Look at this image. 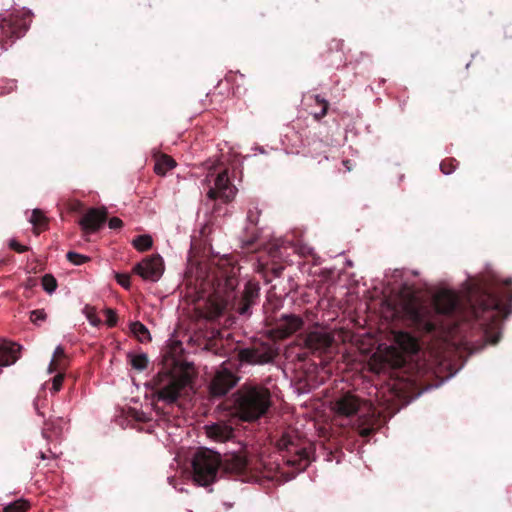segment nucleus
<instances>
[{"label": "nucleus", "instance_id": "nucleus-1", "mask_svg": "<svg viewBox=\"0 0 512 512\" xmlns=\"http://www.w3.org/2000/svg\"><path fill=\"white\" fill-rule=\"evenodd\" d=\"M503 292L504 304L498 292H473L461 298L453 291L438 292L433 300V309L421 303L411 292L404 310L413 324L425 332L442 331L450 336L468 339L470 329H478L488 343H498L501 333L499 325L512 312V279H506Z\"/></svg>", "mask_w": 512, "mask_h": 512}, {"label": "nucleus", "instance_id": "nucleus-2", "mask_svg": "<svg viewBox=\"0 0 512 512\" xmlns=\"http://www.w3.org/2000/svg\"><path fill=\"white\" fill-rule=\"evenodd\" d=\"M238 285L239 279L233 267H215L210 270L206 279L201 282L202 303L198 306L200 314L206 319H217L226 312L250 317L254 305L259 304L261 286L257 281H247L239 293Z\"/></svg>", "mask_w": 512, "mask_h": 512}, {"label": "nucleus", "instance_id": "nucleus-3", "mask_svg": "<svg viewBox=\"0 0 512 512\" xmlns=\"http://www.w3.org/2000/svg\"><path fill=\"white\" fill-rule=\"evenodd\" d=\"M332 408L338 415L351 417L358 415L356 429L362 437H369L377 431L382 424V415L374 404L369 401H363L352 392H345L336 397L332 402Z\"/></svg>", "mask_w": 512, "mask_h": 512}, {"label": "nucleus", "instance_id": "nucleus-4", "mask_svg": "<svg viewBox=\"0 0 512 512\" xmlns=\"http://www.w3.org/2000/svg\"><path fill=\"white\" fill-rule=\"evenodd\" d=\"M271 405V392L264 386H242L233 394V414L242 420L260 419Z\"/></svg>", "mask_w": 512, "mask_h": 512}, {"label": "nucleus", "instance_id": "nucleus-5", "mask_svg": "<svg viewBox=\"0 0 512 512\" xmlns=\"http://www.w3.org/2000/svg\"><path fill=\"white\" fill-rule=\"evenodd\" d=\"M276 445L283 461L296 471H303L315 459V443L296 430L284 431Z\"/></svg>", "mask_w": 512, "mask_h": 512}, {"label": "nucleus", "instance_id": "nucleus-6", "mask_svg": "<svg viewBox=\"0 0 512 512\" xmlns=\"http://www.w3.org/2000/svg\"><path fill=\"white\" fill-rule=\"evenodd\" d=\"M191 379L187 374H173L169 370L158 372L152 380V388L158 400L174 403L180 397Z\"/></svg>", "mask_w": 512, "mask_h": 512}, {"label": "nucleus", "instance_id": "nucleus-7", "mask_svg": "<svg viewBox=\"0 0 512 512\" xmlns=\"http://www.w3.org/2000/svg\"><path fill=\"white\" fill-rule=\"evenodd\" d=\"M221 463L222 457L220 453L213 452L209 448H200L192 458L194 480L199 485H211V483L217 480Z\"/></svg>", "mask_w": 512, "mask_h": 512}, {"label": "nucleus", "instance_id": "nucleus-8", "mask_svg": "<svg viewBox=\"0 0 512 512\" xmlns=\"http://www.w3.org/2000/svg\"><path fill=\"white\" fill-rule=\"evenodd\" d=\"M33 13L30 10H16L0 17V43L15 40L25 35L32 23Z\"/></svg>", "mask_w": 512, "mask_h": 512}, {"label": "nucleus", "instance_id": "nucleus-9", "mask_svg": "<svg viewBox=\"0 0 512 512\" xmlns=\"http://www.w3.org/2000/svg\"><path fill=\"white\" fill-rule=\"evenodd\" d=\"M277 348L271 342L254 340L247 347L237 348V357L240 363L247 365H265L276 358Z\"/></svg>", "mask_w": 512, "mask_h": 512}, {"label": "nucleus", "instance_id": "nucleus-10", "mask_svg": "<svg viewBox=\"0 0 512 512\" xmlns=\"http://www.w3.org/2000/svg\"><path fill=\"white\" fill-rule=\"evenodd\" d=\"M333 344V336L330 333H326V331H309L303 337L304 348L309 353L317 354L318 356L331 353Z\"/></svg>", "mask_w": 512, "mask_h": 512}, {"label": "nucleus", "instance_id": "nucleus-11", "mask_svg": "<svg viewBox=\"0 0 512 512\" xmlns=\"http://www.w3.org/2000/svg\"><path fill=\"white\" fill-rule=\"evenodd\" d=\"M237 193V189L230 181L227 171H221L214 178L213 186L208 189L207 197L209 199H222L223 202H230Z\"/></svg>", "mask_w": 512, "mask_h": 512}, {"label": "nucleus", "instance_id": "nucleus-12", "mask_svg": "<svg viewBox=\"0 0 512 512\" xmlns=\"http://www.w3.org/2000/svg\"><path fill=\"white\" fill-rule=\"evenodd\" d=\"M221 469L228 475L245 476L250 469L248 455L245 452L226 453L221 458Z\"/></svg>", "mask_w": 512, "mask_h": 512}, {"label": "nucleus", "instance_id": "nucleus-13", "mask_svg": "<svg viewBox=\"0 0 512 512\" xmlns=\"http://www.w3.org/2000/svg\"><path fill=\"white\" fill-rule=\"evenodd\" d=\"M133 270L138 273L140 277L144 278V280L156 282V280L162 277L165 271L164 261L160 255H152L151 257H146L144 260H141L134 266Z\"/></svg>", "mask_w": 512, "mask_h": 512}, {"label": "nucleus", "instance_id": "nucleus-14", "mask_svg": "<svg viewBox=\"0 0 512 512\" xmlns=\"http://www.w3.org/2000/svg\"><path fill=\"white\" fill-rule=\"evenodd\" d=\"M108 219L107 208H88L78 220L83 234H92L99 231Z\"/></svg>", "mask_w": 512, "mask_h": 512}, {"label": "nucleus", "instance_id": "nucleus-15", "mask_svg": "<svg viewBox=\"0 0 512 512\" xmlns=\"http://www.w3.org/2000/svg\"><path fill=\"white\" fill-rule=\"evenodd\" d=\"M239 380L238 375L234 374L232 370L227 367H221L217 370L210 385L211 394L215 397H221L231 390V388L237 385Z\"/></svg>", "mask_w": 512, "mask_h": 512}, {"label": "nucleus", "instance_id": "nucleus-16", "mask_svg": "<svg viewBox=\"0 0 512 512\" xmlns=\"http://www.w3.org/2000/svg\"><path fill=\"white\" fill-rule=\"evenodd\" d=\"M304 324L303 318L297 314H282L276 323L275 331L280 337H287L299 331Z\"/></svg>", "mask_w": 512, "mask_h": 512}, {"label": "nucleus", "instance_id": "nucleus-17", "mask_svg": "<svg viewBox=\"0 0 512 512\" xmlns=\"http://www.w3.org/2000/svg\"><path fill=\"white\" fill-rule=\"evenodd\" d=\"M206 434L213 441L224 442L233 439L235 431L232 424L226 421H217L216 423L207 424L205 426Z\"/></svg>", "mask_w": 512, "mask_h": 512}, {"label": "nucleus", "instance_id": "nucleus-18", "mask_svg": "<svg viewBox=\"0 0 512 512\" xmlns=\"http://www.w3.org/2000/svg\"><path fill=\"white\" fill-rule=\"evenodd\" d=\"M21 348L18 343H3L0 345V366L15 363L20 356Z\"/></svg>", "mask_w": 512, "mask_h": 512}, {"label": "nucleus", "instance_id": "nucleus-19", "mask_svg": "<svg viewBox=\"0 0 512 512\" xmlns=\"http://www.w3.org/2000/svg\"><path fill=\"white\" fill-rule=\"evenodd\" d=\"M399 346L406 351V353H418L420 344L417 338L410 335V333H399L397 336Z\"/></svg>", "mask_w": 512, "mask_h": 512}, {"label": "nucleus", "instance_id": "nucleus-20", "mask_svg": "<svg viewBox=\"0 0 512 512\" xmlns=\"http://www.w3.org/2000/svg\"><path fill=\"white\" fill-rule=\"evenodd\" d=\"M175 165L176 160L173 159L171 155L161 154L158 155V157L155 159L154 171L158 175H165V173L168 172V170H171V168L175 167Z\"/></svg>", "mask_w": 512, "mask_h": 512}, {"label": "nucleus", "instance_id": "nucleus-21", "mask_svg": "<svg viewBox=\"0 0 512 512\" xmlns=\"http://www.w3.org/2000/svg\"><path fill=\"white\" fill-rule=\"evenodd\" d=\"M67 368V356L63 347H56L52 361L49 364V371H64Z\"/></svg>", "mask_w": 512, "mask_h": 512}, {"label": "nucleus", "instance_id": "nucleus-22", "mask_svg": "<svg viewBox=\"0 0 512 512\" xmlns=\"http://www.w3.org/2000/svg\"><path fill=\"white\" fill-rule=\"evenodd\" d=\"M30 221L36 234H39L42 229H46L49 222L48 218H46L42 210H33Z\"/></svg>", "mask_w": 512, "mask_h": 512}, {"label": "nucleus", "instance_id": "nucleus-23", "mask_svg": "<svg viewBox=\"0 0 512 512\" xmlns=\"http://www.w3.org/2000/svg\"><path fill=\"white\" fill-rule=\"evenodd\" d=\"M130 330L133 334L138 338L139 341L144 343V341H150L151 335L146 325H143L141 321H134L130 325Z\"/></svg>", "mask_w": 512, "mask_h": 512}, {"label": "nucleus", "instance_id": "nucleus-24", "mask_svg": "<svg viewBox=\"0 0 512 512\" xmlns=\"http://www.w3.org/2000/svg\"><path fill=\"white\" fill-rule=\"evenodd\" d=\"M31 504L26 499H17L3 507V512H27Z\"/></svg>", "mask_w": 512, "mask_h": 512}, {"label": "nucleus", "instance_id": "nucleus-25", "mask_svg": "<svg viewBox=\"0 0 512 512\" xmlns=\"http://www.w3.org/2000/svg\"><path fill=\"white\" fill-rule=\"evenodd\" d=\"M133 247L138 251H146L153 246V239L151 235H138L132 240Z\"/></svg>", "mask_w": 512, "mask_h": 512}, {"label": "nucleus", "instance_id": "nucleus-26", "mask_svg": "<svg viewBox=\"0 0 512 512\" xmlns=\"http://www.w3.org/2000/svg\"><path fill=\"white\" fill-rule=\"evenodd\" d=\"M285 270L284 265L282 264H272L270 267H265L263 271V276L266 282H271L274 277H280L283 271Z\"/></svg>", "mask_w": 512, "mask_h": 512}, {"label": "nucleus", "instance_id": "nucleus-27", "mask_svg": "<svg viewBox=\"0 0 512 512\" xmlns=\"http://www.w3.org/2000/svg\"><path fill=\"white\" fill-rule=\"evenodd\" d=\"M130 363L136 370H145L149 363V358L146 353H137L136 355H130Z\"/></svg>", "mask_w": 512, "mask_h": 512}, {"label": "nucleus", "instance_id": "nucleus-28", "mask_svg": "<svg viewBox=\"0 0 512 512\" xmlns=\"http://www.w3.org/2000/svg\"><path fill=\"white\" fill-rule=\"evenodd\" d=\"M314 101L316 102V104H318V106H320V112L312 113V114L317 121H320V119H322V117L326 116V114L328 112L329 101L325 100V98H321V96H319V94H315Z\"/></svg>", "mask_w": 512, "mask_h": 512}, {"label": "nucleus", "instance_id": "nucleus-29", "mask_svg": "<svg viewBox=\"0 0 512 512\" xmlns=\"http://www.w3.org/2000/svg\"><path fill=\"white\" fill-rule=\"evenodd\" d=\"M42 286L46 292L52 293L58 287V282L52 274H45L42 278Z\"/></svg>", "mask_w": 512, "mask_h": 512}, {"label": "nucleus", "instance_id": "nucleus-30", "mask_svg": "<svg viewBox=\"0 0 512 512\" xmlns=\"http://www.w3.org/2000/svg\"><path fill=\"white\" fill-rule=\"evenodd\" d=\"M459 162L456 159H444L440 163V169L444 173H452L456 170Z\"/></svg>", "mask_w": 512, "mask_h": 512}, {"label": "nucleus", "instance_id": "nucleus-31", "mask_svg": "<svg viewBox=\"0 0 512 512\" xmlns=\"http://www.w3.org/2000/svg\"><path fill=\"white\" fill-rule=\"evenodd\" d=\"M66 258L74 265H82V263L89 260L87 255L78 254V252H68Z\"/></svg>", "mask_w": 512, "mask_h": 512}, {"label": "nucleus", "instance_id": "nucleus-32", "mask_svg": "<svg viewBox=\"0 0 512 512\" xmlns=\"http://www.w3.org/2000/svg\"><path fill=\"white\" fill-rule=\"evenodd\" d=\"M62 420H63L62 418H58L57 419V421H58L57 424L55 423V421H52V419L47 421L45 423V428L43 430V435L48 437V435H47V430L48 429H52V431H54L55 434H59V432H61V430H62V427H61Z\"/></svg>", "mask_w": 512, "mask_h": 512}, {"label": "nucleus", "instance_id": "nucleus-33", "mask_svg": "<svg viewBox=\"0 0 512 512\" xmlns=\"http://www.w3.org/2000/svg\"><path fill=\"white\" fill-rule=\"evenodd\" d=\"M64 377H65L64 372H61V370H58V373L56 375H54V377L52 379V388H51L52 392L56 393V392H59V390H61Z\"/></svg>", "mask_w": 512, "mask_h": 512}, {"label": "nucleus", "instance_id": "nucleus-34", "mask_svg": "<svg viewBox=\"0 0 512 512\" xmlns=\"http://www.w3.org/2000/svg\"><path fill=\"white\" fill-rule=\"evenodd\" d=\"M104 313L106 315L107 326H110V327L116 326L118 319H119L116 311H114V309L107 308V309H104Z\"/></svg>", "mask_w": 512, "mask_h": 512}, {"label": "nucleus", "instance_id": "nucleus-35", "mask_svg": "<svg viewBox=\"0 0 512 512\" xmlns=\"http://www.w3.org/2000/svg\"><path fill=\"white\" fill-rule=\"evenodd\" d=\"M207 348L213 349V351L215 353L224 354V345L222 343V340H220V338H215L214 340H210V342L207 343Z\"/></svg>", "mask_w": 512, "mask_h": 512}, {"label": "nucleus", "instance_id": "nucleus-36", "mask_svg": "<svg viewBox=\"0 0 512 512\" xmlns=\"http://www.w3.org/2000/svg\"><path fill=\"white\" fill-rule=\"evenodd\" d=\"M47 314L44 309H34L30 313V320L32 322L45 321Z\"/></svg>", "mask_w": 512, "mask_h": 512}, {"label": "nucleus", "instance_id": "nucleus-37", "mask_svg": "<svg viewBox=\"0 0 512 512\" xmlns=\"http://www.w3.org/2000/svg\"><path fill=\"white\" fill-rule=\"evenodd\" d=\"M116 280L122 287L129 288L131 285V277L129 274H116Z\"/></svg>", "mask_w": 512, "mask_h": 512}, {"label": "nucleus", "instance_id": "nucleus-38", "mask_svg": "<svg viewBox=\"0 0 512 512\" xmlns=\"http://www.w3.org/2000/svg\"><path fill=\"white\" fill-rule=\"evenodd\" d=\"M10 248L14 249L17 253H24V251H27L29 247H26V245H22V243L17 242L15 238H12L9 242Z\"/></svg>", "mask_w": 512, "mask_h": 512}, {"label": "nucleus", "instance_id": "nucleus-39", "mask_svg": "<svg viewBox=\"0 0 512 512\" xmlns=\"http://www.w3.org/2000/svg\"><path fill=\"white\" fill-rule=\"evenodd\" d=\"M68 208L70 209V211L73 212H82L84 211V204L82 203V201H78V199H75L74 201H70V203L68 204Z\"/></svg>", "mask_w": 512, "mask_h": 512}, {"label": "nucleus", "instance_id": "nucleus-40", "mask_svg": "<svg viewBox=\"0 0 512 512\" xmlns=\"http://www.w3.org/2000/svg\"><path fill=\"white\" fill-rule=\"evenodd\" d=\"M108 225L111 229H120V227L124 226V222L121 218H118V216H113L108 221Z\"/></svg>", "mask_w": 512, "mask_h": 512}, {"label": "nucleus", "instance_id": "nucleus-41", "mask_svg": "<svg viewBox=\"0 0 512 512\" xmlns=\"http://www.w3.org/2000/svg\"><path fill=\"white\" fill-rule=\"evenodd\" d=\"M259 216H260V211L257 210V208L255 210H249L247 212V219L252 222V224H257L258 221H259Z\"/></svg>", "mask_w": 512, "mask_h": 512}, {"label": "nucleus", "instance_id": "nucleus-42", "mask_svg": "<svg viewBox=\"0 0 512 512\" xmlns=\"http://www.w3.org/2000/svg\"><path fill=\"white\" fill-rule=\"evenodd\" d=\"M135 418L137 420H141L142 422H146V420H149V418H147L145 413H136Z\"/></svg>", "mask_w": 512, "mask_h": 512}, {"label": "nucleus", "instance_id": "nucleus-43", "mask_svg": "<svg viewBox=\"0 0 512 512\" xmlns=\"http://www.w3.org/2000/svg\"><path fill=\"white\" fill-rule=\"evenodd\" d=\"M342 164L344 165V167H346L347 170H352V162L351 160H343L342 161Z\"/></svg>", "mask_w": 512, "mask_h": 512}, {"label": "nucleus", "instance_id": "nucleus-44", "mask_svg": "<svg viewBox=\"0 0 512 512\" xmlns=\"http://www.w3.org/2000/svg\"><path fill=\"white\" fill-rule=\"evenodd\" d=\"M89 320L92 324H100V320L98 318H95V316L92 318V316H89Z\"/></svg>", "mask_w": 512, "mask_h": 512}, {"label": "nucleus", "instance_id": "nucleus-45", "mask_svg": "<svg viewBox=\"0 0 512 512\" xmlns=\"http://www.w3.org/2000/svg\"><path fill=\"white\" fill-rule=\"evenodd\" d=\"M40 458H42V459L48 458V455H46L45 452H40Z\"/></svg>", "mask_w": 512, "mask_h": 512}, {"label": "nucleus", "instance_id": "nucleus-46", "mask_svg": "<svg viewBox=\"0 0 512 512\" xmlns=\"http://www.w3.org/2000/svg\"><path fill=\"white\" fill-rule=\"evenodd\" d=\"M254 242H248L246 243V246H253Z\"/></svg>", "mask_w": 512, "mask_h": 512}, {"label": "nucleus", "instance_id": "nucleus-47", "mask_svg": "<svg viewBox=\"0 0 512 512\" xmlns=\"http://www.w3.org/2000/svg\"><path fill=\"white\" fill-rule=\"evenodd\" d=\"M6 263V260H0V265H4Z\"/></svg>", "mask_w": 512, "mask_h": 512}]
</instances>
